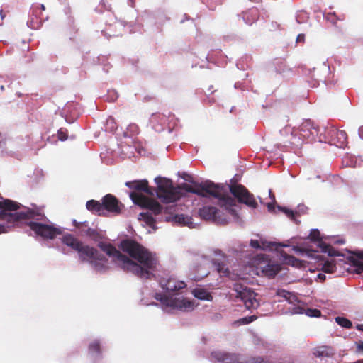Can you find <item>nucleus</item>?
I'll return each instance as SVG.
<instances>
[{
    "mask_svg": "<svg viewBox=\"0 0 363 363\" xmlns=\"http://www.w3.org/2000/svg\"><path fill=\"white\" fill-rule=\"evenodd\" d=\"M155 182L157 184L155 190L149 187L146 179L135 180L125 183L126 186L134 190L130 194L132 201L141 208H147L151 211V213H140L138 217V220L143 223L142 225L147 227V232L148 233H151L157 229L155 226L156 220L152 217V213L155 216L160 214L162 208L158 202L149 199L143 193L153 196L155 191L157 198L162 202L173 203L184 195V189L180 186H174L172 181L165 177H157L155 179Z\"/></svg>",
    "mask_w": 363,
    "mask_h": 363,
    "instance_id": "f257e3e1",
    "label": "nucleus"
},
{
    "mask_svg": "<svg viewBox=\"0 0 363 363\" xmlns=\"http://www.w3.org/2000/svg\"><path fill=\"white\" fill-rule=\"evenodd\" d=\"M99 247L108 256L111 262L140 278H150L153 275L152 271L157 267L156 255L133 240H123L120 243V247L138 263L122 255L109 243L101 242Z\"/></svg>",
    "mask_w": 363,
    "mask_h": 363,
    "instance_id": "f03ea898",
    "label": "nucleus"
},
{
    "mask_svg": "<svg viewBox=\"0 0 363 363\" xmlns=\"http://www.w3.org/2000/svg\"><path fill=\"white\" fill-rule=\"evenodd\" d=\"M18 208V206L16 203L15 207L0 208V225L6 229L3 233H7L16 222L24 218L33 219L27 224L35 236L45 239H53L62 233L61 228L55 227L48 220H45V216L40 211L33 209L17 211Z\"/></svg>",
    "mask_w": 363,
    "mask_h": 363,
    "instance_id": "7ed1b4c3",
    "label": "nucleus"
},
{
    "mask_svg": "<svg viewBox=\"0 0 363 363\" xmlns=\"http://www.w3.org/2000/svg\"><path fill=\"white\" fill-rule=\"evenodd\" d=\"M216 269L220 274L230 277L233 279H240L247 283H252L255 276H262L272 278L275 277L281 270V266L277 263L271 262L263 255H259L249 259L245 264L233 269L230 273L223 264H218Z\"/></svg>",
    "mask_w": 363,
    "mask_h": 363,
    "instance_id": "20e7f679",
    "label": "nucleus"
},
{
    "mask_svg": "<svg viewBox=\"0 0 363 363\" xmlns=\"http://www.w3.org/2000/svg\"><path fill=\"white\" fill-rule=\"evenodd\" d=\"M161 287L169 292V296L155 294V298L161 303L162 310L166 313H172L174 310L189 311L194 308L193 301L183 295L181 290L186 287V284L174 277L163 278L160 282Z\"/></svg>",
    "mask_w": 363,
    "mask_h": 363,
    "instance_id": "39448f33",
    "label": "nucleus"
},
{
    "mask_svg": "<svg viewBox=\"0 0 363 363\" xmlns=\"http://www.w3.org/2000/svg\"><path fill=\"white\" fill-rule=\"evenodd\" d=\"M185 191L196 194L202 197H214L218 199V204L224 207L225 210L232 218L238 219L237 206L235 199L224 196V186L215 184L210 181H206L199 185L186 186Z\"/></svg>",
    "mask_w": 363,
    "mask_h": 363,
    "instance_id": "423d86ee",
    "label": "nucleus"
},
{
    "mask_svg": "<svg viewBox=\"0 0 363 363\" xmlns=\"http://www.w3.org/2000/svg\"><path fill=\"white\" fill-rule=\"evenodd\" d=\"M62 242L77 252L79 259L89 262L96 271L104 272L108 269V259H106L102 255H100L94 247L84 245L73 235L70 234L64 235Z\"/></svg>",
    "mask_w": 363,
    "mask_h": 363,
    "instance_id": "0eeeda50",
    "label": "nucleus"
},
{
    "mask_svg": "<svg viewBox=\"0 0 363 363\" xmlns=\"http://www.w3.org/2000/svg\"><path fill=\"white\" fill-rule=\"evenodd\" d=\"M284 131H291L293 138L291 143L298 145L301 142L305 140L310 142L315 140L320 130L311 121H306L301 123L298 128L291 129L290 127H286Z\"/></svg>",
    "mask_w": 363,
    "mask_h": 363,
    "instance_id": "6e6552de",
    "label": "nucleus"
},
{
    "mask_svg": "<svg viewBox=\"0 0 363 363\" xmlns=\"http://www.w3.org/2000/svg\"><path fill=\"white\" fill-rule=\"evenodd\" d=\"M308 238L315 245L316 252L328 254L330 257L337 255V252L331 247V244H343L344 241L334 236H320L318 229H312Z\"/></svg>",
    "mask_w": 363,
    "mask_h": 363,
    "instance_id": "1a4fd4ad",
    "label": "nucleus"
},
{
    "mask_svg": "<svg viewBox=\"0 0 363 363\" xmlns=\"http://www.w3.org/2000/svg\"><path fill=\"white\" fill-rule=\"evenodd\" d=\"M236 298L240 299L247 310H253L258 308L259 303L257 298V294L247 286L235 284Z\"/></svg>",
    "mask_w": 363,
    "mask_h": 363,
    "instance_id": "9d476101",
    "label": "nucleus"
},
{
    "mask_svg": "<svg viewBox=\"0 0 363 363\" xmlns=\"http://www.w3.org/2000/svg\"><path fill=\"white\" fill-rule=\"evenodd\" d=\"M199 216L204 220H211L218 224H225L230 218L224 216L215 207L205 206L199 210Z\"/></svg>",
    "mask_w": 363,
    "mask_h": 363,
    "instance_id": "9b49d317",
    "label": "nucleus"
},
{
    "mask_svg": "<svg viewBox=\"0 0 363 363\" xmlns=\"http://www.w3.org/2000/svg\"><path fill=\"white\" fill-rule=\"evenodd\" d=\"M231 194L236 197L240 202L244 203L250 207L256 208L257 203L252 195L240 184H235L228 186Z\"/></svg>",
    "mask_w": 363,
    "mask_h": 363,
    "instance_id": "f8f14e48",
    "label": "nucleus"
},
{
    "mask_svg": "<svg viewBox=\"0 0 363 363\" xmlns=\"http://www.w3.org/2000/svg\"><path fill=\"white\" fill-rule=\"evenodd\" d=\"M212 357L221 363H255V359L245 361L242 357L235 354H228L221 352H213Z\"/></svg>",
    "mask_w": 363,
    "mask_h": 363,
    "instance_id": "ddd939ff",
    "label": "nucleus"
},
{
    "mask_svg": "<svg viewBox=\"0 0 363 363\" xmlns=\"http://www.w3.org/2000/svg\"><path fill=\"white\" fill-rule=\"evenodd\" d=\"M102 203L106 209V216L109 213L118 214L121 212V205L113 196L106 195L102 199Z\"/></svg>",
    "mask_w": 363,
    "mask_h": 363,
    "instance_id": "4468645a",
    "label": "nucleus"
},
{
    "mask_svg": "<svg viewBox=\"0 0 363 363\" xmlns=\"http://www.w3.org/2000/svg\"><path fill=\"white\" fill-rule=\"evenodd\" d=\"M250 245L252 248L262 250H272L273 247L277 246L289 247L288 244L268 242L262 238H259V239H252L250 242Z\"/></svg>",
    "mask_w": 363,
    "mask_h": 363,
    "instance_id": "2eb2a0df",
    "label": "nucleus"
},
{
    "mask_svg": "<svg viewBox=\"0 0 363 363\" xmlns=\"http://www.w3.org/2000/svg\"><path fill=\"white\" fill-rule=\"evenodd\" d=\"M164 220L167 222H172L173 223L186 225L189 228L194 227V223L192 222L191 217L184 216L183 214H177L173 216H165L164 218Z\"/></svg>",
    "mask_w": 363,
    "mask_h": 363,
    "instance_id": "dca6fc26",
    "label": "nucleus"
},
{
    "mask_svg": "<svg viewBox=\"0 0 363 363\" xmlns=\"http://www.w3.org/2000/svg\"><path fill=\"white\" fill-rule=\"evenodd\" d=\"M86 208L92 213L99 216H106V209L103 206V203L91 200L86 202Z\"/></svg>",
    "mask_w": 363,
    "mask_h": 363,
    "instance_id": "f3484780",
    "label": "nucleus"
},
{
    "mask_svg": "<svg viewBox=\"0 0 363 363\" xmlns=\"http://www.w3.org/2000/svg\"><path fill=\"white\" fill-rule=\"evenodd\" d=\"M195 298L202 301H211V294L202 287H197L192 291Z\"/></svg>",
    "mask_w": 363,
    "mask_h": 363,
    "instance_id": "a211bd4d",
    "label": "nucleus"
},
{
    "mask_svg": "<svg viewBox=\"0 0 363 363\" xmlns=\"http://www.w3.org/2000/svg\"><path fill=\"white\" fill-rule=\"evenodd\" d=\"M277 296L283 298L285 301H288L289 303H294L298 301L297 296L289 291H287L284 289H279L276 293Z\"/></svg>",
    "mask_w": 363,
    "mask_h": 363,
    "instance_id": "6ab92c4d",
    "label": "nucleus"
},
{
    "mask_svg": "<svg viewBox=\"0 0 363 363\" xmlns=\"http://www.w3.org/2000/svg\"><path fill=\"white\" fill-rule=\"evenodd\" d=\"M281 259L285 264H291L293 267H299L302 265L301 261L295 258L291 255H289L286 253L281 254Z\"/></svg>",
    "mask_w": 363,
    "mask_h": 363,
    "instance_id": "aec40b11",
    "label": "nucleus"
},
{
    "mask_svg": "<svg viewBox=\"0 0 363 363\" xmlns=\"http://www.w3.org/2000/svg\"><path fill=\"white\" fill-rule=\"evenodd\" d=\"M257 18V10L252 9L243 14V19L247 24L251 25Z\"/></svg>",
    "mask_w": 363,
    "mask_h": 363,
    "instance_id": "412c9836",
    "label": "nucleus"
},
{
    "mask_svg": "<svg viewBox=\"0 0 363 363\" xmlns=\"http://www.w3.org/2000/svg\"><path fill=\"white\" fill-rule=\"evenodd\" d=\"M333 132L335 133L337 138V146L342 147L347 142V134L344 130H333Z\"/></svg>",
    "mask_w": 363,
    "mask_h": 363,
    "instance_id": "4be33fe9",
    "label": "nucleus"
},
{
    "mask_svg": "<svg viewBox=\"0 0 363 363\" xmlns=\"http://www.w3.org/2000/svg\"><path fill=\"white\" fill-rule=\"evenodd\" d=\"M335 269L336 264L334 263L333 259L325 262L322 266V270L324 273L331 274L334 272Z\"/></svg>",
    "mask_w": 363,
    "mask_h": 363,
    "instance_id": "5701e85b",
    "label": "nucleus"
},
{
    "mask_svg": "<svg viewBox=\"0 0 363 363\" xmlns=\"http://www.w3.org/2000/svg\"><path fill=\"white\" fill-rule=\"evenodd\" d=\"M336 323L345 328H350L352 327V323L348 319L343 317H337L335 318Z\"/></svg>",
    "mask_w": 363,
    "mask_h": 363,
    "instance_id": "b1692460",
    "label": "nucleus"
},
{
    "mask_svg": "<svg viewBox=\"0 0 363 363\" xmlns=\"http://www.w3.org/2000/svg\"><path fill=\"white\" fill-rule=\"evenodd\" d=\"M257 319L255 315H251L248 317L242 318L238 320L235 323L238 325H247Z\"/></svg>",
    "mask_w": 363,
    "mask_h": 363,
    "instance_id": "393cba45",
    "label": "nucleus"
},
{
    "mask_svg": "<svg viewBox=\"0 0 363 363\" xmlns=\"http://www.w3.org/2000/svg\"><path fill=\"white\" fill-rule=\"evenodd\" d=\"M16 206V203L9 200V199H4L2 198H0V208H12L15 207Z\"/></svg>",
    "mask_w": 363,
    "mask_h": 363,
    "instance_id": "a878e982",
    "label": "nucleus"
},
{
    "mask_svg": "<svg viewBox=\"0 0 363 363\" xmlns=\"http://www.w3.org/2000/svg\"><path fill=\"white\" fill-rule=\"evenodd\" d=\"M292 250L294 252H295L296 254H298V255H308V250H313V249H309V248H306V249H302L300 247L298 246H293L292 247Z\"/></svg>",
    "mask_w": 363,
    "mask_h": 363,
    "instance_id": "bb28decb",
    "label": "nucleus"
},
{
    "mask_svg": "<svg viewBox=\"0 0 363 363\" xmlns=\"http://www.w3.org/2000/svg\"><path fill=\"white\" fill-rule=\"evenodd\" d=\"M89 353H98L99 352V343L97 341H94L91 343L89 347Z\"/></svg>",
    "mask_w": 363,
    "mask_h": 363,
    "instance_id": "cd10ccee",
    "label": "nucleus"
},
{
    "mask_svg": "<svg viewBox=\"0 0 363 363\" xmlns=\"http://www.w3.org/2000/svg\"><path fill=\"white\" fill-rule=\"evenodd\" d=\"M269 196L270 199H272V203H269L267 204V208H268L269 211L272 212L274 210L275 196L272 193V190L271 189L269 190Z\"/></svg>",
    "mask_w": 363,
    "mask_h": 363,
    "instance_id": "c85d7f7f",
    "label": "nucleus"
},
{
    "mask_svg": "<svg viewBox=\"0 0 363 363\" xmlns=\"http://www.w3.org/2000/svg\"><path fill=\"white\" fill-rule=\"evenodd\" d=\"M306 314L310 317H319L320 315V311L317 309H308L306 311Z\"/></svg>",
    "mask_w": 363,
    "mask_h": 363,
    "instance_id": "c756f323",
    "label": "nucleus"
},
{
    "mask_svg": "<svg viewBox=\"0 0 363 363\" xmlns=\"http://www.w3.org/2000/svg\"><path fill=\"white\" fill-rule=\"evenodd\" d=\"M116 128V123L114 122L113 118L111 117L108 118L106 121V129H110L111 131H113Z\"/></svg>",
    "mask_w": 363,
    "mask_h": 363,
    "instance_id": "7c9ffc66",
    "label": "nucleus"
},
{
    "mask_svg": "<svg viewBox=\"0 0 363 363\" xmlns=\"http://www.w3.org/2000/svg\"><path fill=\"white\" fill-rule=\"evenodd\" d=\"M123 152H124V155L125 157H130L132 155H133V148L131 147H122Z\"/></svg>",
    "mask_w": 363,
    "mask_h": 363,
    "instance_id": "2f4dec72",
    "label": "nucleus"
},
{
    "mask_svg": "<svg viewBox=\"0 0 363 363\" xmlns=\"http://www.w3.org/2000/svg\"><path fill=\"white\" fill-rule=\"evenodd\" d=\"M57 135L61 141H65L67 139V133L62 128L60 129L57 132Z\"/></svg>",
    "mask_w": 363,
    "mask_h": 363,
    "instance_id": "473e14b6",
    "label": "nucleus"
},
{
    "mask_svg": "<svg viewBox=\"0 0 363 363\" xmlns=\"http://www.w3.org/2000/svg\"><path fill=\"white\" fill-rule=\"evenodd\" d=\"M278 208L280 209L281 211H283L289 218H293L294 216V211L287 209L285 207H280L278 206Z\"/></svg>",
    "mask_w": 363,
    "mask_h": 363,
    "instance_id": "72a5a7b5",
    "label": "nucleus"
},
{
    "mask_svg": "<svg viewBox=\"0 0 363 363\" xmlns=\"http://www.w3.org/2000/svg\"><path fill=\"white\" fill-rule=\"evenodd\" d=\"M354 264L357 267V270L359 272H363V259H355L354 261Z\"/></svg>",
    "mask_w": 363,
    "mask_h": 363,
    "instance_id": "f704fd0d",
    "label": "nucleus"
},
{
    "mask_svg": "<svg viewBox=\"0 0 363 363\" xmlns=\"http://www.w3.org/2000/svg\"><path fill=\"white\" fill-rule=\"evenodd\" d=\"M324 348L323 347H320L317 350H315V351L314 352V355L316 356V357H321V356H323L324 354Z\"/></svg>",
    "mask_w": 363,
    "mask_h": 363,
    "instance_id": "c9c22d12",
    "label": "nucleus"
},
{
    "mask_svg": "<svg viewBox=\"0 0 363 363\" xmlns=\"http://www.w3.org/2000/svg\"><path fill=\"white\" fill-rule=\"evenodd\" d=\"M157 118H162V119L164 118V116L157 115V114H153L150 118V123L154 125L155 122L157 121Z\"/></svg>",
    "mask_w": 363,
    "mask_h": 363,
    "instance_id": "e433bc0d",
    "label": "nucleus"
},
{
    "mask_svg": "<svg viewBox=\"0 0 363 363\" xmlns=\"http://www.w3.org/2000/svg\"><path fill=\"white\" fill-rule=\"evenodd\" d=\"M305 310L301 307H296L293 309L292 313L295 314H302Z\"/></svg>",
    "mask_w": 363,
    "mask_h": 363,
    "instance_id": "4c0bfd02",
    "label": "nucleus"
},
{
    "mask_svg": "<svg viewBox=\"0 0 363 363\" xmlns=\"http://www.w3.org/2000/svg\"><path fill=\"white\" fill-rule=\"evenodd\" d=\"M325 279H326V276L323 273H319L317 275L316 280L319 281H323L325 280Z\"/></svg>",
    "mask_w": 363,
    "mask_h": 363,
    "instance_id": "58836bf2",
    "label": "nucleus"
},
{
    "mask_svg": "<svg viewBox=\"0 0 363 363\" xmlns=\"http://www.w3.org/2000/svg\"><path fill=\"white\" fill-rule=\"evenodd\" d=\"M305 36L303 34H299L296 38L297 42H303L304 41Z\"/></svg>",
    "mask_w": 363,
    "mask_h": 363,
    "instance_id": "ea45409f",
    "label": "nucleus"
},
{
    "mask_svg": "<svg viewBox=\"0 0 363 363\" xmlns=\"http://www.w3.org/2000/svg\"><path fill=\"white\" fill-rule=\"evenodd\" d=\"M176 208H176V206H169V207L165 209V211H169L170 213H172V212H175V211H176Z\"/></svg>",
    "mask_w": 363,
    "mask_h": 363,
    "instance_id": "a19ab883",
    "label": "nucleus"
},
{
    "mask_svg": "<svg viewBox=\"0 0 363 363\" xmlns=\"http://www.w3.org/2000/svg\"><path fill=\"white\" fill-rule=\"evenodd\" d=\"M4 145H6V147H11V143L9 141L8 143L6 142H0V147H3Z\"/></svg>",
    "mask_w": 363,
    "mask_h": 363,
    "instance_id": "79ce46f5",
    "label": "nucleus"
},
{
    "mask_svg": "<svg viewBox=\"0 0 363 363\" xmlns=\"http://www.w3.org/2000/svg\"><path fill=\"white\" fill-rule=\"evenodd\" d=\"M359 135L362 139H363V127H360L359 128Z\"/></svg>",
    "mask_w": 363,
    "mask_h": 363,
    "instance_id": "37998d69",
    "label": "nucleus"
},
{
    "mask_svg": "<svg viewBox=\"0 0 363 363\" xmlns=\"http://www.w3.org/2000/svg\"><path fill=\"white\" fill-rule=\"evenodd\" d=\"M357 329L358 330L363 331V324H359L357 325Z\"/></svg>",
    "mask_w": 363,
    "mask_h": 363,
    "instance_id": "c03bdc74",
    "label": "nucleus"
},
{
    "mask_svg": "<svg viewBox=\"0 0 363 363\" xmlns=\"http://www.w3.org/2000/svg\"><path fill=\"white\" fill-rule=\"evenodd\" d=\"M6 230V228L4 226L0 225V234L1 233L5 232Z\"/></svg>",
    "mask_w": 363,
    "mask_h": 363,
    "instance_id": "a18cd8bd",
    "label": "nucleus"
},
{
    "mask_svg": "<svg viewBox=\"0 0 363 363\" xmlns=\"http://www.w3.org/2000/svg\"><path fill=\"white\" fill-rule=\"evenodd\" d=\"M203 262H204V264H210V262L208 259H203Z\"/></svg>",
    "mask_w": 363,
    "mask_h": 363,
    "instance_id": "49530a36",
    "label": "nucleus"
},
{
    "mask_svg": "<svg viewBox=\"0 0 363 363\" xmlns=\"http://www.w3.org/2000/svg\"><path fill=\"white\" fill-rule=\"evenodd\" d=\"M262 359L261 358H257L256 360V363H261Z\"/></svg>",
    "mask_w": 363,
    "mask_h": 363,
    "instance_id": "de8ad7c7",
    "label": "nucleus"
},
{
    "mask_svg": "<svg viewBox=\"0 0 363 363\" xmlns=\"http://www.w3.org/2000/svg\"><path fill=\"white\" fill-rule=\"evenodd\" d=\"M208 272H205L202 273V274H201V277H205V276H206V275L208 274Z\"/></svg>",
    "mask_w": 363,
    "mask_h": 363,
    "instance_id": "09e8293b",
    "label": "nucleus"
},
{
    "mask_svg": "<svg viewBox=\"0 0 363 363\" xmlns=\"http://www.w3.org/2000/svg\"><path fill=\"white\" fill-rule=\"evenodd\" d=\"M40 7H41V9H42L43 10H45V6H44L43 4H41V5H40Z\"/></svg>",
    "mask_w": 363,
    "mask_h": 363,
    "instance_id": "8fccbe9b",
    "label": "nucleus"
},
{
    "mask_svg": "<svg viewBox=\"0 0 363 363\" xmlns=\"http://www.w3.org/2000/svg\"><path fill=\"white\" fill-rule=\"evenodd\" d=\"M355 363H363V361H358V362H357Z\"/></svg>",
    "mask_w": 363,
    "mask_h": 363,
    "instance_id": "3c124183",
    "label": "nucleus"
},
{
    "mask_svg": "<svg viewBox=\"0 0 363 363\" xmlns=\"http://www.w3.org/2000/svg\"><path fill=\"white\" fill-rule=\"evenodd\" d=\"M251 17H252V16H249L248 19H249V20H252Z\"/></svg>",
    "mask_w": 363,
    "mask_h": 363,
    "instance_id": "603ef678",
    "label": "nucleus"
},
{
    "mask_svg": "<svg viewBox=\"0 0 363 363\" xmlns=\"http://www.w3.org/2000/svg\"><path fill=\"white\" fill-rule=\"evenodd\" d=\"M319 140L321 141L322 140V138L320 137H319Z\"/></svg>",
    "mask_w": 363,
    "mask_h": 363,
    "instance_id": "864d4df0",
    "label": "nucleus"
}]
</instances>
